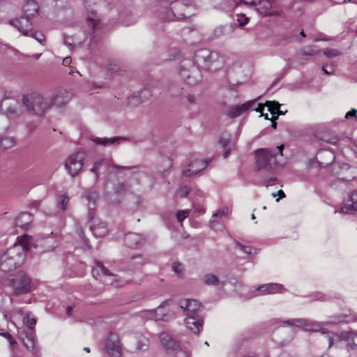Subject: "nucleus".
<instances>
[{
    "label": "nucleus",
    "mask_w": 357,
    "mask_h": 357,
    "mask_svg": "<svg viewBox=\"0 0 357 357\" xmlns=\"http://www.w3.org/2000/svg\"><path fill=\"white\" fill-rule=\"evenodd\" d=\"M340 211L346 214H355L357 213V208H354V204H352L349 199H347L341 208Z\"/></svg>",
    "instance_id": "obj_34"
},
{
    "label": "nucleus",
    "mask_w": 357,
    "mask_h": 357,
    "mask_svg": "<svg viewBox=\"0 0 357 357\" xmlns=\"http://www.w3.org/2000/svg\"><path fill=\"white\" fill-rule=\"evenodd\" d=\"M284 145L278 146L275 151H271L266 149H259L255 151L256 165L258 171L270 168L277 165L276 157L282 155Z\"/></svg>",
    "instance_id": "obj_4"
},
{
    "label": "nucleus",
    "mask_w": 357,
    "mask_h": 357,
    "mask_svg": "<svg viewBox=\"0 0 357 357\" xmlns=\"http://www.w3.org/2000/svg\"><path fill=\"white\" fill-rule=\"evenodd\" d=\"M93 235L96 237H102L107 235L108 229L105 222H100L98 225H92L90 227Z\"/></svg>",
    "instance_id": "obj_30"
},
{
    "label": "nucleus",
    "mask_w": 357,
    "mask_h": 357,
    "mask_svg": "<svg viewBox=\"0 0 357 357\" xmlns=\"http://www.w3.org/2000/svg\"><path fill=\"white\" fill-rule=\"evenodd\" d=\"M236 247L241 249L243 252L246 254H251L252 248L248 245H243L239 243H236Z\"/></svg>",
    "instance_id": "obj_52"
},
{
    "label": "nucleus",
    "mask_w": 357,
    "mask_h": 357,
    "mask_svg": "<svg viewBox=\"0 0 357 357\" xmlns=\"http://www.w3.org/2000/svg\"><path fill=\"white\" fill-rule=\"evenodd\" d=\"M328 66L326 64H324L322 66V70L324 72V74L326 75H331L333 73L335 69H334V67L333 66H331V71H329L328 69Z\"/></svg>",
    "instance_id": "obj_58"
},
{
    "label": "nucleus",
    "mask_w": 357,
    "mask_h": 357,
    "mask_svg": "<svg viewBox=\"0 0 357 357\" xmlns=\"http://www.w3.org/2000/svg\"><path fill=\"white\" fill-rule=\"evenodd\" d=\"M322 334H326V338L328 342V347H344V340L342 338L343 331L340 333H336L333 332H326L324 330L321 331Z\"/></svg>",
    "instance_id": "obj_20"
},
{
    "label": "nucleus",
    "mask_w": 357,
    "mask_h": 357,
    "mask_svg": "<svg viewBox=\"0 0 357 357\" xmlns=\"http://www.w3.org/2000/svg\"><path fill=\"white\" fill-rule=\"evenodd\" d=\"M169 303V301H165L162 302L156 310H144L140 312V315L142 317L147 319H162L163 316L165 315L164 313L158 314V312L161 310L165 306H166Z\"/></svg>",
    "instance_id": "obj_22"
},
{
    "label": "nucleus",
    "mask_w": 357,
    "mask_h": 357,
    "mask_svg": "<svg viewBox=\"0 0 357 357\" xmlns=\"http://www.w3.org/2000/svg\"><path fill=\"white\" fill-rule=\"evenodd\" d=\"M204 284L209 286H216L219 284L220 280L218 278L211 273H208L204 278Z\"/></svg>",
    "instance_id": "obj_35"
},
{
    "label": "nucleus",
    "mask_w": 357,
    "mask_h": 357,
    "mask_svg": "<svg viewBox=\"0 0 357 357\" xmlns=\"http://www.w3.org/2000/svg\"><path fill=\"white\" fill-rule=\"evenodd\" d=\"M268 287V294H274L276 292H280L283 289L282 285L278 283H269L267 284Z\"/></svg>",
    "instance_id": "obj_42"
},
{
    "label": "nucleus",
    "mask_w": 357,
    "mask_h": 357,
    "mask_svg": "<svg viewBox=\"0 0 357 357\" xmlns=\"http://www.w3.org/2000/svg\"><path fill=\"white\" fill-rule=\"evenodd\" d=\"M149 348V340L143 335H139L136 342L135 349L141 352L147 350Z\"/></svg>",
    "instance_id": "obj_33"
},
{
    "label": "nucleus",
    "mask_w": 357,
    "mask_h": 357,
    "mask_svg": "<svg viewBox=\"0 0 357 357\" xmlns=\"http://www.w3.org/2000/svg\"><path fill=\"white\" fill-rule=\"evenodd\" d=\"M95 263L97 266H99L100 273L103 275H114L106 267H105L102 262L96 260Z\"/></svg>",
    "instance_id": "obj_46"
},
{
    "label": "nucleus",
    "mask_w": 357,
    "mask_h": 357,
    "mask_svg": "<svg viewBox=\"0 0 357 357\" xmlns=\"http://www.w3.org/2000/svg\"><path fill=\"white\" fill-rule=\"evenodd\" d=\"M28 247L23 239L8 249L0 257V269L3 272H9L21 266L24 260V251Z\"/></svg>",
    "instance_id": "obj_1"
},
{
    "label": "nucleus",
    "mask_w": 357,
    "mask_h": 357,
    "mask_svg": "<svg viewBox=\"0 0 357 357\" xmlns=\"http://www.w3.org/2000/svg\"><path fill=\"white\" fill-rule=\"evenodd\" d=\"M265 105L268 107V110L272 114H274V112H276L277 110H279L280 107L279 102L276 101H266Z\"/></svg>",
    "instance_id": "obj_40"
},
{
    "label": "nucleus",
    "mask_w": 357,
    "mask_h": 357,
    "mask_svg": "<svg viewBox=\"0 0 357 357\" xmlns=\"http://www.w3.org/2000/svg\"><path fill=\"white\" fill-rule=\"evenodd\" d=\"M3 102L6 105L3 112L8 119H16L22 114L23 109L20 102L15 99H6Z\"/></svg>",
    "instance_id": "obj_11"
},
{
    "label": "nucleus",
    "mask_w": 357,
    "mask_h": 357,
    "mask_svg": "<svg viewBox=\"0 0 357 357\" xmlns=\"http://www.w3.org/2000/svg\"><path fill=\"white\" fill-rule=\"evenodd\" d=\"M29 34L40 43H43L45 41V36L40 31H33L32 30V32H29Z\"/></svg>",
    "instance_id": "obj_45"
},
{
    "label": "nucleus",
    "mask_w": 357,
    "mask_h": 357,
    "mask_svg": "<svg viewBox=\"0 0 357 357\" xmlns=\"http://www.w3.org/2000/svg\"><path fill=\"white\" fill-rule=\"evenodd\" d=\"M64 43L66 45L68 46H75L77 44H81L82 43L80 41H78L77 43H76L73 38V37L72 36H67V37H65V39H64Z\"/></svg>",
    "instance_id": "obj_51"
},
{
    "label": "nucleus",
    "mask_w": 357,
    "mask_h": 357,
    "mask_svg": "<svg viewBox=\"0 0 357 357\" xmlns=\"http://www.w3.org/2000/svg\"><path fill=\"white\" fill-rule=\"evenodd\" d=\"M105 348L110 357H121L122 347L119 335L111 332L105 340Z\"/></svg>",
    "instance_id": "obj_10"
},
{
    "label": "nucleus",
    "mask_w": 357,
    "mask_h": 357,
    "mask_svg": "<svg viewBox=\"0 0 357 357\" xmlns=\"http://www.w3.org/2000/svg\"><path fill=\"white\" fill-rule=\"evenodd\" d=\"M146 259H143L141 255L132 256L129 262L130 268L132 271L140 268L144 264H146Z\"/></svg>",
    "instance_id": "obj_31"
},
{
    "label": "nucleus",
    "mask_w": 357,
    "mask_h": 357,
    "mask_svg": "<svg viewBox=\"0 0 357 357\" xmlns=\"http://www.w3.org/2000/svg\"><path fill=\"white\" fill-rule=\"evenodd\" d=\"M84 158L85 153L84 152L77 151L67 158L65 166L72 176L78 175L82 169Z\"/></svg>",
    "instance_id": "obj_8"
},
{
    "label": "nucleus",
    "mask_w": 357,
    "mask_h": 357,
    "mask_svg": "<svg viewBox=\"0 0 357 357\" xmlns=\"http://www.w3.org/2000/svg\"><path fill=\"white\" fill-rule=\"evenodd\" d=\"M268 287L267 284H262L257 288V290L261 291L262 294H268Z\"/></svg>",
    "instance_id": "obj_60"
},
{
    "label": "nucleus",
    "mask_w": 357,
    "mask_h": 357,
    "mask_svg": "<svg viewBox=\"0 0 357 357\" xmlns=\"http://www.w3.org/2000/svg\"><path fill=\"white\" fill-rule=\"evenodd\" d=\"M172 270L178 274H183L184 271V266L181 263L175 262L172 265Z\"/></svg>",
    "instance_id": "obj_48"
},
{
    "label": "nucleus",
    "mask_w": 357,
    "mask_h": 357,
    "mask_svg": "<svg viewBox=\"0 0 357 357\" xmlns=\"http://www.w3.org/2000/svg\"><path fill=\"white\" fill-rule=\"evenodd\" d=\"M357 111L356 109H352L347 113L346 118L349 119L350 117H354L356 116Z\"/></svg>",
    "instance_id": "obj_61"
},
{
    "label": "nucleus",
    "mask_w": 357,
    "mask_h": 357,
    "mask_svg": "<svg viewBox=\"0 0 357 357\" xmlns=\"http://www.w3.org/2000/svg\"><path fill=\"white\" fill-rule=\"evenodd\" d=\"M72 98L71 93L66 90L59 91L49 99L50 109L52 107L60 108L66 105Z\"/></svg>",
    "instance_id": "obj_12"
},
{
    "label": "nucleus",
    "mask_w": 357,
    "mask_h": 357,
    "mask_svg": "<svg viewBox=\"0 0 357 357\" xmlns=\"http://www.w3.org/2000/svg\"><path fill=\"white\" fill-rule=\"evenodd\" d=\"M258 98H259L252 100H249L242 105H236L230 107L227 111V116L230 118H236L241 116L242 114H243L248 109H249Z\"/></svg>",
    "instance_id": "obj_18"
},
{
    "label": "nucleus",
    "mask_w": 357,
    "mask_h": 357,
    "mask_svg": "<svg viewBox=\"0 0 357 357\" xmlns=\"http://www.w3.org/2000/svg\"><path fill=\"white\" fill-rule=\"evenodd\" d=\"M89 1L90 0H85V7L89 13H91V14H95V10L88 7V3H89Z\"/></svg>",
    "instance_id": "obj_64"
},
{
    "label": "nucleus",
    "mask_w": 357,
    "mask_h": 357,
    "mask_svg": "<svg viewBox=\"0 0 357 357\" xmlns=\"http://www.w3.org/2000/svg\"><path fill=\"white\" fill-rule=\"evenodd\" d=\"M276 181V177L274 175L270 176L268 178H264L261 180V185L268 188L269 186L268 182H274Z\"/></svg>",
    "instance_id": "obj_54"
},
{
    "label": "nucleus",
    "mask_w": 357,
    "mask_h": 357,
    "mask_svg": "<svg viewBox=\"0 0 357 357\" xmlns=\"http://www.w3.org/2000/svg\"><path fill=\"white\" fill-rule=\"evenodd\" d=\"M324 54L328 58H333L341 54V52L337 49L326 48L324 50Z\"/></svg>",
    "instance_id": "obj_43"
},
{
    "label": "nucleus",
    "mask_w": 357,
    "mask_h": 357,
    "mask_svg": "<svg viewBox=\"0 0 357 357\" xmlns=\"http://www.w3.org/2000/svg\"><path fill=\"white\" fill-rule=\"evenodd\" d=\"M38 5L35 0H26L23 7V16L32 19L38 11Z\"/></svg>",
    "instance_id": "obj_26"
},
{
    "label": "nucleus",
    "mask_w": 357,
    "mask_h": 357,
    "mask_svg": "<svg viewBox=\"0 0 357 357\" xmlns=\"http://www.w3.org/2000/svg\"><path fill=\"white\" fill-rule=\"evenodd\" d=\"M85 39L82 42L86 46L96 44L102 33V26L99 20L87 17L84 26Z\"/></svg>",
    "instance_id": "obj_6"
},
{
    "label": "nucleus",
    "mask_w": 357,
    "mask_h": 357,
    "mask_svg": "<svg viewBox=\"0 0 357 357\" xmlns=\"http://www.w3.org/2000/svg\"><path fill=\"white\" fill-rule=\"evenodd\" d=\"M256 10L264 15H275V13H271V3L269 0H259L255 6Z\"/></svg>",
    "instance_id": "obj_29"
},
{
    "label": "nucleus",
    "mask_w": 357,
    "mask_h": 357,
    "mask_svg": "<svg viewBox=\"0 0 357 357\" xmlns=\"http://www.w3.org/2000/svg\"><path fill=\"white\" fill-rule=\"evenodd\" d=\"M126 184L124 183H119L115 187V191L117 193H122L126 191Z\"/></svg>",
    "instance_id": "obj_57"
},
{
    "label": "nucleus",
    "mask_w": 357,
    "mask_h": 357,
    "mask_svg": "<svg viewBox=\"0 0 357 357\" xmlns=\"http://www.w3.org/2000/svg\"><path fill=\"white\" fill-rule=\"evenodd\" d=\"M8 285L13 289L15 295L26 294L31 291V282L29 277L23 271L11 275Z\"/></svg>",
    "instance_id": "obj_7"
},
{
    "label": "nucleus",
    "mask_w": 357,
    "mask_h": 357,
    "mask_svg": "<svg viewBox=\"0 0 357 357\" xmlns=\"http://www.w3.org/2000/svg\"><path fill=\"white\" fill-rule=\"evenodd\" d=\"M189 215V211L188 210H181V211H178L177 213H176V218H177V220L179 222H181L182 221H183L186 218H188Z\"/></svg>",
    "instance_id": "obj_47"
},
{
    "label": "nucleus",
    "mask_w": 357,
    "mask_h": 357,
    "mask_svg": "<svg viewBox=\"0 0 357 357\" xmlns=\"http://www.w3.org/2000/svg\"><path fill=\"white\" fill-rule=\"evenodd\" d=\"M181 100L183 103L187 105H198V98L195 93L188 92L182 95Z\"/></svg>",
    "instance_id": "obj_32"
},
{
    "label": "nucleus",
    "mask_w": 357,
    "mask_h": 357,
    "mask_svg": "<svg viewBox=\"0 0 357 357\" xmlns=\"http://www.w3.org/2000/svg\"><path fill=\"white\" fill-rule=\"evenodd\" d=\"M284 324L287 326L301 328L305 331H317L315 323L306 319H291L285 321Z\"/></svg>",
    "instance_id": "obj_14"
},
{
    "label": "nucleus",
    "mask_w": 357,
    "mask_h": 357,
    "mask_svg": "<svg viewBox=\"0 0 357 357\" xmlns=\"http://www.w3.org/2000/svg\"><path fill=\"white\" fill-rule=\"evenodd\" d=\"M24 344L32 354H36L38 351L36 344V339L33 331H26L25 338L23 339Z\"/></svg>",
    "instance_id": "obj_25"
},
{
    "label": "nucleus",
    "mask_w": 357,
    "mask_h": 357,
    "mask_svg": "<svg viewBox=\"0 0 357 357\" xmlns=\"http://www.w3.org/2000/svg\"><path fill=\"white\" fill-rule=\"evenodd\" d=\"M319 50L313 46H307L301 50V54L303 56H313L317 54Z\"/></svg>",
    "instance_id": "obj_39"
},
{
    "label": "nucleus",
    "mask_w": 357,
    "mask_h": 357,
    "mask_svg": "<svg viewBox=\"0 0 357 357\" xmlns=\"http://www.w3.org/2000/svg\"><path fill=\"white\" fill-rule=\"evenodd\" d=\"M24 322L27 327L26 331H33V329L35 327L36 324V319L35 318H30L29 317H24Z\"/></svg>",
    "instance_id": "obj_44"
},
{
    "label": "nucleus",
    "mask_w": 357,
    "mask_h": 357,
    "mask_svg": "<svg viewBox=\"0 0 357 357\" xmlns=\"http://www.w3.org/2000/svg\"><path fill=\"white\" fill-rule=\"evenodd\" d=\"M68 202L69 198L67 195L64 194L61 195L58 202L59 208H60L62 211H65L66 209Z\"/></svg>",
    "instance_id": "obj_41"
},
{
    "label": "nucleus",
    "mask_w": 357,
    "mask_h": 357,
    "mask_svg": "<svg viewBox=\"0 0 357 357\" xmlns=\"http://www.w3.org/2000/svg\"><path fill=\"white\" fill-rule=\"evenodd\" d=\"M231 140V135L229 133H222L219 137V144L222 148H226Z\"/></svg>",
    "instance_id": "obj_38"
},
{
    "label": "nucleus",
    "mask_w": 357,
    "mask_h": 357,
    "mask_svg": "<svg viewBox=\"0 0 357 357\" xmlns=\"http://www.w3.org/2000/svg\"><path fill=\"white\" fill-rule=\"evenodd\" d=\"M159 340L163 348L169 350H176L180 347V342L168 332H162L159 335Z\"/></svg>",
    "instance_id": "obj_13"
},
{
    "label": "nucleus",
    "mask_w": 357,
    "mask_h": 357,
    "mask_svg": "<svg viewBox=\"0 0 357 357\" xmlns=\"http://www.w3.org/2000/svg\"><path fill=\"white\" fill-rule=\"evenodd\" d=\"M228 209L227 208H225L220 210L217 211L215 213H214L212 216V218H222L223 216H225L227 214Z\"/></svg>",
    "instance_id": "obj_53"
},
{
    "label": "nucleus",
    "mask_w": 357,
    "mask_h": 357,
    "mask_svg": "<svg viewBox=\"0 0 357 357\" xmlns=\"http://www.w3.org/2000/svg\"><path fill=\"white\" fill-rule=\"evenodd\" d=\"M71 58L70 56H67L66 58L63 59V65L64 66H69L71 63Z\"/></svg>",
    "instance_id": "obj_63"
},
{
    "label": "nucleus",
    "mask_w": 357,
    "mask_h": 357,
    "mask_svg": "<svg viewBox=\"0 0 357 357\" xmlns=\"http://www.w3.org/2000/svg\"><path fill=\"white\" fill-rule=\"evenodd\" d=\"M82 198L86 202L89 210L96 208L99 195L97 191L93 190H87L83 193Z\"/></svg>",
    "instance_id": "obj_24"
},
{
    "label": "nucleus",
    "mask_w": 357,
    "mask_h": 357,
    "mask_svg": "<svg viewBox=\"0 0 357 357\" xmlns=\"http://www.w3.org/2000/svg\"><path fill=\"white\" fill-rule=\"evenodd\" d=\"M111 284L115 287H120L123 286V281L116 280L112 282Z\"/></svg>",
    "instance_id": "obj_62"
},
{
    "label": "nucleus",
    "mask_w": 357,
    "mask_h": 357,
    "mask_svg": "<svg viewBox=\"0 0 357 357\" xmlns=\"http://www.w3.org/2000/svg\"><path fill=\"white\" fill-rule=\"evenodd\" d=\"M190 192V188L188 186L181 187L179 190V195L182 197H187Z\"/></svg>",
    "instance_id": "obj_56"
},
{
    "label": "nucleus",
    "mask_w": 357,
    "mask_h": 357,
    "mask_svg": "<svg viewBox=\"0 0 357 357\" xmlns=\"http://www.w3.org/2000/svg\"><path fill=\"white\" fill-rule=\"evenodd\" d=\"M124 241L127 246L137 248L144 243L145 238L140 234L128 232L125 235Z\"/></svg>",
    "instance_id": "obj_21"
},
{
    "label": "nucleus",
    "mask_w": 357,
    "mask_h": 357,
    "mask_svg": "<svg viewBox=\"0 0 357 357\" xmlns=\"http://www.w3.org/2000/svg\"><path fill=\"white\" fill-rule=\"evenodd\" d=\"M185 324L195 334H199L203 328L204 321L199 316L185 317Z\"/></svg>",
    "instance_id": "obj_19"
},
{
    "label": "nucleus",
    "mask_w": 357,
    "mask_h": 357,
    "mask_svg": "<svg viewBox=\"0 0 357 357\" xmlns=\"http://www.w3.org/2000/svg\"><path fill=\"white\" fill-rule=\"evenodd\" d=\"M33 221L31 213L23 212L19 214L15 218V225L24 230L27 229Z\"/></svg>",
    "instance_id": "obj_28"
},
{
    "label": "nucleus",
    "mask_w": 357,
    "mask_h": 357,
    "mask_svg": "<svg viewBox=\"0 0 357 357\" xmlns=\"http://www.w3.org/2000/svg\"><path fill=\"white\" fill-rule=\"evenodd\" d=\"M105 160V159H99L97 161H96L91 169H90L92 173H93L96 176V181H97L99 178L100 174L99 171L100 167L103 165Z\"/></svg>",
    "instance_id": "obj_37"
},
{
    "label": "nucleus",
    "mask_w": 357,
    "mask_h": 357,
    "mask_svg": "<svg viewBox=\"0 0 357 357\" xmlns=\"http://www.w3.org/2000/svg\"><path fill=\"white\" fill-rule=\"evenodd\" d=\"M324 140L328 144H336L339 139L337 135H332L331 137L325 136Z\"/></svg>",
    "instance_id": "obj_50"
},
{
    "label": "nucleus",
    "mask_w": 357,
    "mask_h": 357,
    "mask_svg": "<svg viewBox=\"0 0 357 357\" xmlns=\"http://www.w3.org/2000/svg\"><path fill=\"white\" fill-rule=\"evenodd\" d=\"M348 199L354 204V208H357V190L352 192Z\"/></svg>",
    "instance_id": "obj_55"
},
{
    "label": "nucleus",
    "mask_w": 357,
    "mask_h": 357,
    "mask_svg": "<svg viewBox=\"0 0 357 357\" xmlns=\"http://www.w3.org/2000/svg\"><path fill=\"white\" fill-rule=\"evenodd\" d=\"M114 168L116 169L121 170H131L135 169L133 174H138L139 172L138 171L139 168L137 166H121V165H114Z\"/></svg>",
    "instance_id": "obj_49"
},
{
    "label": "nucleus",
    "mask_w": 357,
    "mask_h": 357,
    "mask_svg": "<svg viewBox=\"0 0 357 357\" xmlns=\"http://www.w3.org/2000/svg\"><path fill=\"white\" fill-rule=\"evenodd\" d=\"M178 305L182 309L185 317L199 316V313L202 311L203 308L200 302L189 298L181 300Z\"/></svg>",
    "instance_id": "obj_9"
},
{
    "label": "nucleus",
    "mask_w": 357,
    "mask_h": 357,
    "mask_svg": "<svg viewBox=\"0 0 357 357\" xmlns=\"http://www.w3.org/2000/svg\"><path fill=\"white\" fill-rule=\"evenodd\" d=\"M22 102L26 112L37 116L43 115L50 109L49 98L38 92L22 95Z\"/></svg>",
    "instance_id": "obj_2"
},
{
    "label": "nucleus",
    "mask_w": 357,
    "mask_h": 357,
    "mask_svg": "<svg viewBox=\"0 0 357 357\" xmlns=\"http://www.w3.org/2000/svg\"><path fill=\"white\" fill-rule=\"evenodd\" d=\"M208 165L207 160H195L188 165V168L182 172V175L190 177L196 175L204 169Z\"/></svg>",
    "instance_id": "obj_15"
},
{
    "label": "nucleus",
    "mask_w": 357,
    "mask_h": 357,
    "mask_svg": "<svg viewBox=\"0 0 357 357\" xmlns=\"http://www.w3.org/2000/svg\"><path fill=\"white\" fill-rule=\"evenodd\" d=\"M342 337L344 340V347L348 351L357 350V331H343Z\"/></svg>",
    "instance_id": "obj_16"
},
{
    "label": "nucleus",
    "mask_w": 357,
    "mask_h": 357,
    "mask_svg": "<svg viewBox=\"0 0 357 357\" xmlns=\"http://www.w3.org/2000/svg\"><path fill=\"white\" fill-rule=\"evenodd\" d=\"M357 321V314L341 313L332 316L327 321L328 324H337L340 323H349Z\"/></svg>",
    "instance_id": "obj_23"
},
{
    "label": "nucleus",
    "mask_w": 357,
    "mask_h": 357,
    "mask_svg": "<svg viewBox=\"0 0 357 357\" xmlns=\"http://www.w3.org/2000/svg\"><path fill=\"white\" fill-rule=\"evenodd\" d=\"M91 140L97 145L109 146L116 142H119L120 141H126L128 139L123 137H114L111 138L94 137H91Z\"/></svg>",
    "instance_id": "obj_27"
},
{
    "label": "nucleus",
    "mask_w": 357,
    "mask_h": 357,
    "mask_svg": "<svg viewBox=\"0 0 357 357\" xmlns=\"http://www.w3.org/2000/svg\"><path fill=\"white\" fill-rule=\"evenodd\" d=\"M92 275L93 278H97L100 275V271L98 266L96 265V267H93L91 271Z\"/></svg>",
    "instance_id": "obj_59"
},
{
    "label": "nucleus",
    "mask_w": 357,
    "mask_h": 357,
    "mask_svg": "<svg viewBox=\"0 0 357 357\" xmlns=\"http://www.w3.org/2000/svg\"><path fill=\"white\" fill-rule=\"evenodd\" d=\"M15 141L12 137H0V149H8L13 147Z\"/></svg>",
    "instance_id": "obj_36"
},
{
    "label": "nucleus",
    "mask_w": 357,
    "mask_h": 357,
    "mask_svg": "<svg viewBox=\"0 0 357 357\" xmlns=\"http://www.w3.org/2000/svg\"><path fill=\"white\" fill-rule=\"evenodd\" d=\"M193 62L201 70H216L219 68L220 56L217 52L202 49L195 53Z\"/></svg>",
    "instance_id": "obj_5"
},
{
    "label": "nucleus",
    "mask_w": 357,
    "mask_h": 357,
    "mask_svg": "<svg viewBox=\"0 0 357 357\" xmlns=\"http://www.w3.org/2000/svg\"><path fill=\"white\" fill-rule=\"evenodd\" d=\"M31 18L22 16L20 18L15 19L10 23L17 29V30L25 36L29 35L32 32Z\"/></svg>",
    "instance_id": "obj_17"
},
{
    "label": "nucleus",
    "mask_w": 357,
    "mask_h": 357,
    "mask_svg": "<svg viewBox=\"0 0 357 357\" xmlns=\"http://www.w3.org/2000/svg\"><path fill=\"white\" fill-rule=\"evenodd\" d=\"M178 70L179 75L186 84L195 86L202 80V70L190 59L183 60Z\"/></svg>",
    "instance_id": "obj_3"
}]
</instances>
